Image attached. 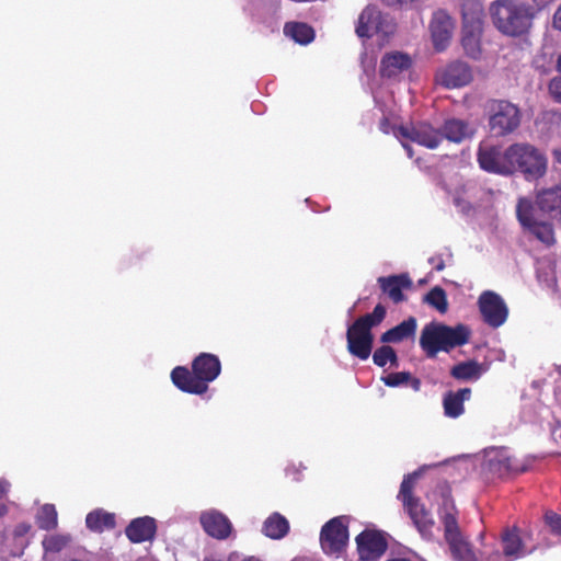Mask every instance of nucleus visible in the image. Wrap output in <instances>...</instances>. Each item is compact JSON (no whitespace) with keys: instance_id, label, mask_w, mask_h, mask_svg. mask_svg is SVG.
<instances>
[{"instance_id":"obj_1","label":"nucleus","mask_w":561,"mask_h":561,"mask_svg":"<svg viewBox=\"0 0 561 561\" xmlns=\"http://www.w3.org/2000/svg\"><path fill=\"white\" fill-rule=\"evenodd\" d=\"M478 162L481 169L501 174L513 175L522 173L526 180H537L547 172V158L535 146L526 142H516L504 151L492 146L480 148Z\"/></svg>"},{"instance_id":"obj_2","label":"nucleus","mask_w":561,"mask_h":561,"mask_svg":"<svg viewBox=\"0 0 561 561\" xmlns=\"http://www.w3.org/2000/svg\"><path fill=\"white\" fill-rule=\"evenodd\" d=\"M489 15L499 33L516 38L528 34L536 10L523 0H494L489 5Z\"/></svg>"},{"instance_id":"obj_3","label":"nucleus","mask_w":561,"mask_h":561,"mask_svg":"<svg viewBox=\"0 0 561 561\" xmlns=\"http://www.w3.org/2000/svg\"><path fill=\"white\" fill-rule=\"evenodd\" d=\"M221 373V363L217 355L201 353L192 362V370L185 366H176L171 371L173 385L183 392L204 394L209 382Z\"/></svg>"},{"instance_id":"obj_4","label":"nucleus","mask_w":561,"mask_h":561,"mask_svg":"<svg viewBox=\"0 0 561 561\" xmlns=\"http://www.w3.org/2000/svg\"><path fill=\"white\" fill-rule=\"evenodd\" d=\"M443 497L442 523L444 525V537L447 541L453 558L456 561H478L471 543L462 536L457 518V508L451 497V488L447 482L438 485Z\"/></svg>"},{"instance_id":"obj_5","label":"nucleus","mask_w":561,"mask_h":561,"mask_svg":"<svg viewBox=\"0 0 561 561\" xmlns=\"http://www.w3.org/2000/svg\"><path fill=\"white\" fill-rule=\"evenodd\" d=\"M387 310L378 304L373 312L357 318L346 330L347 351L351 355L366 360L373 350V328L379 325L386 318Z\"/></svg>"},{"instance_id":"obj_6","label":"nucleus","mask_w":561,"mask_h":561,"mask_svg":"<svg viewBox=\"0 0 561 561\" xmlns=\"http://www.w3.org/2000/svg\"><path fill=\"white\" fill-rule=\"evenodd\" d=\"M488 126L494 137H506L517 130L522 123L520 108L508 100L492 99L485 104Z\"/></svg>"},{"instance_id":"obj_7","label":"nucleus","mask_w":561,"mask_h":561,"mask_svg":"<svg viewBox=\"0 0 561 561\" xmlns=\"http://www.w3.org/2000/svg\"><path fill=\"white\" fill-rule=\"evenodd\" d=\"M396 32L391 16L383 14L377 5L368 4L359 14L355 33L360 38H370L374 34L390 36Z\"/></svg>"},{"instance_id":"obj_8","label":"nucleus","mask_w":561,"mask_h":561,"mask_svg":"<svg viewBox=\"0 0 561 561\" xmlns=\"http://www.w3.org/2000/svg\"><path fill=\"white\" fill-rule=\"evenodd\" d=\"M516 217L520 226L537 240L546 245L556 242L553 226L547 221L535 218V208L530 199L520 197L516 205Z\"/></svg>"},{"instance_id":"obj_9","label":"nucleus","mask_w":561,"mask_h":561,"mask_svg":"<svg viewBox=\"0 0 561 561\" xmlns=\"http://www.w3.org/2000/svg\"><path fill=\"white\" fill-rule=\"evenodd\" d=\"M484 469L493 478H502L526 472L528 465L512 457L507 448L500 447L485 453Z\"/></svg>"},{"instance_id":"obj_10","label":"nucleus","mask_w":561,"mask_h":561,"mask_svg":"<svg viewBox=\"0 0 561 561\" xmlns=\"http://www.w3.org/2000/svg\"><path fill=\"white\" fill-rule=\"evenodd\" d=\"M348 541V529L344 516L327 522L320 533L321 548L325 553L341 552Z\"/></svg>"},{"instance_id":"obj_11","label":"nucleus","mask_w":561,"mask_h":561,"mask_svg":"<svg viewBox=\"0 0 561 561\" xmlns=\"http://www.w3.org/2000/svg\"><path fill=\"white\" fill-rule=\"evenodd\" d=\"M393 134L397 138L411 140L428 149L437 148L443 140L440 130L428 123L400 125L393 129Z\"/></svg>"},{"instance_id":"obj_12","label":"nucleus","mask_w":561,"mask_h":561,"mask_svg":"<svg viewBox=\"0 0 561 561\" xmlns=\"http://www.w3.org/2000/svg\"><path fill=\"white\" fill-rule=\"evenodd\" d=\"M472 80V68L462 60L450 61L435 73V82L449 90L463 88Z\"/></svg>"},{"instance_id":"obj_13","label":"nucleus","mask_w":561,"mask_h":561,"mask_svg":"<svg viewBox=\"0 0 561 561\" xmlns=\"http://www.w3.org/2000/svg\"><path fill=\"white\" fill-rule=\"evenodd\" d=\"M483 321L491 328H499L507 320L508 308L504 299L492 290L483 291L478 299Z\"/></svg>"},{"instance_id":"obj_14","label":"nucleus","mask_w":561,"mask_h":561,"mask_svg":"<svg viewBox=\"0 0 561 561\" xmlns=\"http://www.w3.org/2000/svg\"><path fill=\"white\" fill-rule=\"evenodd\" d=\"M454 31L455 21L446 10L439 9L433 13L430 22V32L436 51L446 50L453 38Z\"/></svg>"},{"instance_id":"obj_15","label":"nucleus","mask_w":561,"mask_h":561,"mask_svg":"<svg viewBox=\"0 0 561 561\" xmlns=\"http://www.w3.org/2000/svg\"><path fill=\"white\" fill-rule=\"evenodd\" d=\"M357 552L362 561H373L381 557L388 548L383 535L377 530H364L356 537Z\"/></svg>"},{"instance_id":"obj_16","label":"nucleus","mask_w":561,"mask_h":561,"mask_svg":"<svg viewBox=\"0 0 561 561\" xmlns=\"http://www.w3.org/2000/svg\"><path fill=\"white\" fill-rule=\"evenodd\" d=\"M199 520L204 531L213 538L224 540L232 531V524L229 518L218 511L202 513Z\"/></svg>"},{"instance_id":"obj_17","label":"nucleus","mask_w":561,"mask_h":561,"mask_svg":"<svg viewBox=\"0 0 561 561\" xmlns=\"http://www.w3.org/2000/svg\"><path fill=\"white\" fill-rule=\"evenodd\" d=\"M382 294L387 295L394 304L405 300L403 289L412 286L408 274L381 276L377 279Z\"/></svg>"},{"instance_id":"obj_18","label":"nucleus","mask_w":561,"mask_h":561,"mask_svg":"<svg viewBox=\"0 0 561 561\" xmlns=\"http://www.w3.org/2000/svg\"><path fill=\"white\" fill-rule=\"evenodd\" d=\"M484 26L461 25L460 44L466 54L471 59L478 60L482 56V36Z\"/></svg>"},{"instance_id":"obj_19","label":"nucleus","mask_w":561,"mask_h":561,"mask_svg":"<svg viewBox=\"0 0 561 561\" xmlns=\"http://www.w3.org/2000/svg\"><path fill=\"white\" fill-rule=\"evenodd\" d=\"M403 506L422 537L431 538L433 536L434 519L420 499Z\"/></svg>"},{"instance_id":"obj_20","label":"nucleus","mask_w":561,"mask_h":561,"mask_svg":"<svg viewBox=\"0 0 561 561\" xmlns=\"http://www.w3.org/2000/svg\"><path fill=\"white\" fill-rule=\"evenodd\" d=\"M156 531V519L149 516L133 519L125 529L126 537L134 543L153 539Z\"/></svg>"},{"instance_id":"obj_21","label":"nucleus","mask_w":561,"mask_h":561,"mask_svg":"<svg viewBox=\"0 0 561 561\" xmlns=\"http://www.w3.org/2000/svg\"><path fill=\"white\" fill-rule=\"evenodd\" d=\"M420 346L430 358L435 357L439 351H443L442 323L431 322L423 328Z\"/></svg>"},{"instance_id":"obj_22","label":"nucleus","mask_w":561,"mask_h":561,"mask_svg":"<svg viewBox=\"0 0 561 561\" xmlns=\"http://www.w3.org/2000/svg\"><path fill=\"white\" fill-rule=\"evenodd\" d=\"M536 205L553 219L561 220V186L541 190L536 195Z\"/></svg>"},{"instance_id":"obj_23","label":"nucleus","mask_w":561,"mask_h":561,"mask_svg":"<svg viewBox=\"0 0 561 561\" xmlns=\"http://www.w3.org/2000/svg\"><path fill=\"white\" fill-rule=\"evenodd\" d=\"M471 389L460 388L457 391H447L443 397L444 414L457 419L465 413V401L470 400Z\"/></svg>"},{"instance_id":"obj_24","label":"nucleus","mask_w":561,"mask_h":561,"mask_svg":"<svg viewBox=\"0 0 561 561\" xmlns=\"http://www.w3.org/2000/svg\"><path fill=\"white\" fill-rule=\"evenodd\" d=\"M417 329V321L414 317H409L398 325L387 330L380 336L381 343H400L404 340H414Z\"/></svg>"},{"instance_id":"obj_25","label":"nucleus","mask_w":561,"mask_h":561,"mask_svg":"<svg viewBox=\"0 0 561 561\" xmlns=\"http://www.w3.org/2000/svg\"><path fill=\"white\" fill-rule=\"evenodd\" d=\"M443 331V351L450 352L457 346H462L469 342L471 331L465 324L449 327L442 323Z\"/></svg>"},{"instance_id":"obj_26","label":"nucleus","mask_w":561,"mask_h":561,"mask_svg":"<svg viewBox=\"0 0 561 561\" xmlns=\"http://www.w3.org/2000/svg\"><path fill=\"white\" fill-rule=\"evenodd\" d=\"M439 130L443 135V139L446 138L456 144H460L466 138L473 135V129L470 127L469 123L458 118L446 119Z\"/></svg>"},{"instance_id":"obj_27","label":"nucleus","mask_w":561,"mask_h":561,"mask_svg":"<svg viewBox=\"0 0 561 561\" xmlns=\"http://www.w3.org/2000/svg\"><path fill=\"white\" fill-rule=\"evenodd\" d=\"M486 371V367L474 360L469 359L454 365L450 369V376L459 381H477Z\"/></svg>"},{"instance_id":"obj_28","label":"nucleus","mask_w":561,"mask_h":561,"mask_svg":"<svg viewBox=\"0 0 561 561\" xmlns=\"http://www.w3.org/2000/svg\"><path fill=\"white\" fill-rule=\"evenodd\" d=\"M410 66L411 59L407 54L399 51L387 54L380 61V75L385 78H392Z\"/></svg>"},{"instance_id":"obj_29","label":"nucleus","mask_w":561,"mask_h":561,"mask_svg":"<svg viewBox=\"0 0 561 561\" xmlns=\"http://www.w3.org/2000/svg\"><path fill=\"white\" fill-rule=\"evenodd\" d=\"M484 26V7L480 0H463L461 3V25Z\"/></svg>"},{"instance_id":"obj_30","label":"nucleus","mask_w":561,"mask_h":561,"mask_svg":"<svg viewBox=\"0 0 561 561\" xmlns=\"http://www.w3.org/2000/svg\"><path fill=\"white\" fill-rule=\"evenodd\" d=\"M502 547L503 556L507 561L522 558L525 554L523 551V541L517 528L506 529L502 534Z\"/></svg>"},{"instance_id":"obj_31","label":"nucleus","mask_w":561,"mask_h":561,"mask_svg":"<svg viewBox=\"0 0 561 561\" xmlns=\"http://www.w3.org/2000/svg\"><path fill=\"white\" fill-rule=\"evenodd\" d=\"M87 527L96 533L115 528V514L105 512L101 508L90 512L85 517Z\"/></svg>"},{"instance_id":"obj_32","label":"nucleus","mask_w":561,"mask_h":561,"mask_svg":"<svg viewBox=\"0 0 561 561\" xmlns=\"http://www.w3.org/2000/svg\"><path fill=\"white\" fill-rule=\"evenodd\" d=\"M262 531L268 538L282 539L289 531V523L282 514L273 513L265 519Z\"/></svg>"},{"instance_id":"obj_33","label":"nucleus","mask_w":561,"mask_h":561,"mask_svg":"<svg viewBox=\"0 0 561 561\" xmlns=\"http://www.w3.org/2000/svg\"><path fill=\"white\" fill-rule=\"evenodd\" d=\"M284 32L287 36L291 37L299 44H309L314 38L313 28L307 23L302 22H288L284 26Z\"/></svg>"},{"instance_id":"obj_34","label":"nucleus","mask_w":561,"mask_h":561,"mask_svg":"<svg viewBox=\"0 0 561 561\" xmlns=\"http://www.w3.org/2000/svg\"><path fill=\"white\" fill-rule=\"evenodd\" d=\"M381 380L388 387H399L401 385L409 383L414 391H420L422 385L421 380L412 377L409 371L390 373L382 377Z\"/></svg>"},{"instance_id":"obj_35","label":"nucleus","mask_w":561,"mask_h":561,"mask_svg":"<svg viewBox=\"0 0 561 561\" xmlns=\"http://www.w3.org/2000/svg\"><path fill=\"white\" fill-rule=\"evenodd\" d=\"M36 524L39 529L47 531L58 526V516L54 504H45L39 508L36 516Z\"/></svg>"},{"instance_id":"obj_36","label":"nucleus","mask_w":561,"mask_h":561,"mask_svg":"<svg viewBox=\"0 0 561 561\" xmlns=\"http://www.w3.org/2000/svg\"><path fill=\"white\" fill-rule=\"evenodd\" d=\"M420 474L421 469L404 476L398 495V497L402 501L403 505L419 500L417 497L413 496V489Z\"/></svg>"},{"instance_id":"obj_37","label":"nucleus","mask_w":561,"mask_h":561,"mask_svg":"<svg viewBox=\"0 0 561 561\" xmlns=\"http://www.w3.org/2000/svg\"><path fill=\"white\" fill-rule=\"evenodd\" d=\"M420 474L421 469L404 476L398 495V497L402 501L403 505L419 500L417 497L413 496V489Z\"/></svg>"},{"instance_id":"obj_38","label":"nucleus","mask_w":561,"mask_h":561,"mask_svg":"<svg viewBox=\"0 0 561 561\" xmlns=\"http://www.w3.org/2000/svg\"><path fill=\"white\" fill-rule=\"evenodd\" d=\"M423 301L435 308L440 313H445L448 309L446 291L439 286L432 288L424 296Z\"/></svg>"},{"instance_id":"obj_39","label":"nucleus","mask_w":561,"mask_h":561,"mask_svg":"<svg viewBox=\"0 0 561 561\" xmlns=\"http://www.w3.org/2000/svg\"><path fill=\"white\" fill-rule=\"evenodd\" d=\"M373 362L378 367H385L388 363L392 366H397L398 355L391 346L382 345L374 352Z\"/></svg>"},{"instance_id":"obj_40","label":"nucleus","mask_w":561,"mask_h":561,"mask_svg":"<svg viewBox=\"0 0 561 561\" xmlns=\"http://www.w3.org/2000/svg\"><path fill=\"white\" fill-rule=\"evenodd\" d=\"M69 535H51L44 538L42 545L46 552H59L70 542Z\"/></svg>"},{"instance_id":"obj_41","label":"nucleus","mask_w":561,"mask_h":561,"mask_svg":"<svg viewBox=\"0 0 561 561\" xmlns=\"http://www.w3.org/2000/svg\"><path fill=\"white\" fill-rule=\"evenodd\" d=\"M545 522L552 534L561 536V515L549 511L545 514Z\"/></svg>"},{"instance_id":"obj_42","label":"nucleus","mask_w":561,"mask_h":561,"mask_svg":"<svg viewBox=\"0 0 561 561\" xmlns=\"http://www.w3.org/2000/svg\"><path fill=\"white\" fill-rule=\"evenodd\" d=\"M549 92L557 102H561V76H557L550 80Z\"/></svg>"},{"instance_id":"obj_43","label":"nucleus","mask_w":561,"mask_h":561,"mask_svg":"<svg viewBox=\"0 0 561 561\" xmlns=\"http://www.w3.org/2000/svg\"><path fill=\"white\" fill-rule=\"evenodd\" d=\"M428 263L433 265L434 270L440 272L445 268V261L442 255H435L428 259Z\"/></svg>"},{"instance_id":"obj_44","label":"nucleus","mask_w":561,"mask_h":561,"mask_svg":"<svg viewBox=\"0 0 561 561\" xmlns=\"http://www.w3.org/2000/svg\"><path fill=\"white\" fill-rule=\"evenodd\" d=\"M10 486H11V484L8 480L0 479V500L7 497Z\"/></svg>"},{"instance_id":"obj_45","label":"nucleus","mask_w":561,"mask_h":561,"mask_svg":"<svg viewBox=\"0 0 561 561\" xmlns=\"http://www.w3.org/2000/svg\"><path fill=\"white\" fill-rule=\"evenodd\" d=\"M553 26L554 28L561 31V5L557 9L553 15Z\"/></svg>"},{"instance_id":"obj_46","label":"nucleus","mask_w":561,"mask_h":561,"mask_svg":"<svg viewBox=\"0 0 561 561\" xmlns=\"http://www.w3.org/2000/svg\"><path fill=\"white\" fill-rule=\"evenodd\" d=\"M502 557L500 551L496 550L488 558V561H502Z\"/></svg>"},{"instance_id":"obj_47","label":"nucleus","mask_w":561,"mask_h":561,"mask_svg":"<svg viewBox=\"0 0 561 561\" xmlns=\"http://www.w3.org/2000/svg\"><path fill=\"white\" fill-rule=\"evenodd\" d=\"M383 4L391 7L394 4H402L405 2V0H381Z\"/></svg>"},{"instance_id":"obj_48","label":"nucleus","mask_w":561,"mask_h":561,"mask_svg":"<svg viewBox=\"0 0 561 561\" xmlns=\"http://www.w3.org/2000/svg\"><path fill=\"white\" fill-rule=\"evenodd\" d=\"M401 144H402V147L405 149L408 157L412 158L414 154L412 147L409 144L403 142V141Z\"/></svg>"},{"instance_id":"obj_49","label":"nucleus","mask_w":561,"mask_h":561,"mask_svg":"<svg viewBox=\"0 0 561 561\" xmlns=\"http://www.w3.org/2000/svg\"><path fill=\"white\" fill-rule=\"evenodd\" d=\"M9 512V508L5 504L0 503V518L5 516Z\"/></svg>"},{"instance_id":"obj_50","label":"nucleus","mask_w":561,"mask_h":561,"mask_svg":"<svg viewBox=\"0 0 561 561\" xmlns=\"http://www.w3.org/2000/svg\"><path fill=\"white\" fill-rule=\"evenodd\" d=\"M553 153H554V158H556V160H557L559 163H561V148H560V149H558V150H554V152H553Z\"/></svg>"},{"instance_id":"obj_51","label":"nucleus","mask_w":561,"mask_h":561,"mask_svg":"<svg viewBox=\"0 0 561 561\" xmlns=\"http://www.w3.org/2000/svg\"><path fill=\"white\" fill-rule=\"evenodd\" d=\"M557 71L561 73V53L559 54L558 58H557Z\"/></svg>"},{"instance_id":"obj_52","label":"nucleus","mask_w":561,"mask_h":561,"mask_svg":"<svg viewBox=\"0 0 561 561\" xmlns=\"http://www.w3.org/2000/svg\"><path fill=\"white\" fill-rule=\"evenodd\" d=\"M19 528H21L20 534H22V533H26V531L30 529V526H27V525H21Z\"/></svg>"}]
</instances>
